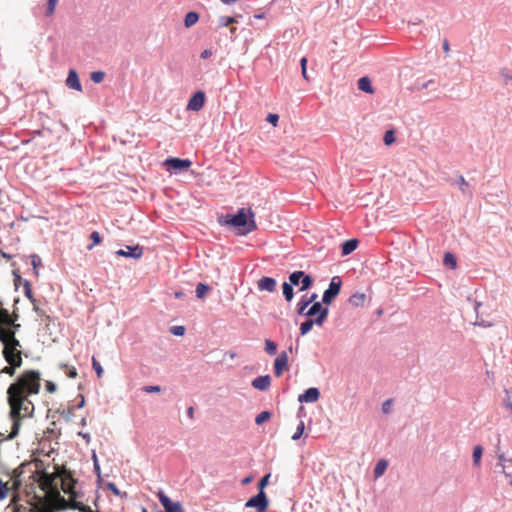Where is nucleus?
<instances>
[{
  "label": "nucleus",
  "mask_w": 512,
  "mask_h": 512,
  "mask_svg": "<svg viewBox=\"0 0 512 512\" xmlns=\"http://www.w3.org/2000/svg\"><path fill=\"white\" fill-rule=\"evenodd\" d=\"M384 142L386 145H391L392 143L395 142V137L392 130L386 131L384 135Z\"/></svg>",
  "instance_id": "48"
},
{
  "label": "nucleus",
  "mask_w": 512,
  "mask_h": 512,
  "mask_svg": "<svg viewBox=\"0 0 512 512\" xmlns=\"http://www.w3.org/2000/svg\"><path fill=\"white\" fill-rule=\"evenodd\" d=\"M366 301V295L364 293H355L349 298V303L354 307L363 306Z\"/></svg>",
  "instance_id": "22"
},
{
  "label": "nucleus",
  "mask_w": 512,
  "mask_h": 512,
  "mask_svg": "<svg viewBox=\"0 0 512 512\" xmlns=\"http://www.w3.org/2000/svg\"><path fill=\"white\" fill-rule=\"evenodd\" d=\"M320 397V392L317 388H309L298 397L299 402L312 403L316 402Z\"/></svg>",
  "instance_id": "15"
},
{
  "label": "nucleus",
  "mask_w": 512,
  "mask_h": 512,
  "mask_svg": "<svg viewBox=\"0 0 512 512\" xmlns=\"http://www.w3.org/2000/svg\"><path fill=\"white\" fill-rule=\"evenodd\" d=\"M358 88L369 94L374 93V89L371 85V81L368 77H362L358 80Z\"/></svg>",
  "instance_id": "21"
},
{
  "label": "nucleus",
  "mask_w": 512,
  "mask_h": 512,
  "mask_svg": "<svg viewBox=\"0 0 512 512\" xmlns=\"http://www.w3.org/2000/svg\"><path fill=\"white\" fill-rule=\"evenodd\" d=\"M392 404V400L391 399H388L387 401H385L382 405V411L383 413L385 414H388L390 412V406Z\"/></svg>",
  "instance_id": "53"
},
{
  "label": "nucleus",
  "mask_w": 512,
  "mask_h": 512,
  "mask_svg": "<svg viewBox=\"0 0 512 512\" xmlns=\"http://www.w3.org/2000/svg\"><path fill=\"white\" fill-rule=\"evenodd\" d=\"M15 276H16L15 277V285L16 286L18 285V283H23L24 280L21 278V276H19V275H15Z\"/></svg>",
  "instance_id": "63"
},
{
  "label": "nucleus",
  "mask_w": 512,
  "mask_h": 512,
  "mask_svg": "<svg viewBox=\"0 0 512 512\" xmlns=\"http://www.w3.org/2000/svg\"><path fill=\"white\" fill-rule=\"evenodd\" d=\"M482 453H483V449L480 445H477L474 447L473 455H472L474 465H476V466L479 465Z\"/></svg>",
  "instance_id": "32"
},
{
  "label": "nucleus",
  "mask_w": 512,
  "mask_h": 512,
  "mask_svg": "<svg viewBox=\"0 0 512 512\" xmlns=\"http://www.w3.org/2000/svg\"><path fill=\"white\" fill-rule=\"evenodd\" d=\"M31 264L33 266V272L35 274V276H38L39 275V272H38V266L41 265V259L38 255H32L31 256Z\"/></svg>",
  "instance_id": "39"
},
{
  "label": "nucleus",
  "mask_w": 512,
  "mask_h": 512,
  "mask_svg": "<svg viewBox=\"0 0 512 512\" xmlns=\"http://www.w3.org/2000/svg\"><path fill=\"white\" fill-rule=\"evenodd\" d=\"M62 368L64 369V372L65 374L69 377V378H76L77 377V370L75 367L73 366H69V365H63Z\"/></svg>",
  "instance_id": "41"
},
{
  "label": "nucleus",
  "mask_w": 512,
  "mask_h": 512,
  "mask_svg": "<svg viewBox=\"0 0 512 512\" xmlns=\"http://www.w3.org/2000/svg\"><path fill=\"white\" fill-rule=\"evenodd\" d=\"M209 291L210 287L204 283H198L196 286V296L200 299H203Z\"/></svg>",
  "instance_id": "28"
},
{
  "label": "nucleus",
  "mask_w": 512,
  "mask_h": 512,
  "mask_svg": "<svg viewBox=\"0 0 512 512\" xmlns=\"http://www.w3.org/2000/svg\"><path fill=\"white\" fill-rule=\"evenodd\" d=\"M308 306V301H306L305 298L303 297L297 304V312L301 315H305Z\"/></svg>",
  "instance_id": "40"
},
{
  "label": "nucleus",
  "mask_w": 512,
  "mask_h": 512,
  "mask_svg": "<svg viewBox=\"0 0 512 512\" xmlns=\"http://www.w3.org/2000/svg\"><path fill=\"white\" fill-rule=\"evenodd\" d=\"M443 49H444V52H445L446 54H448V53H449V51H450V47H449V43H448V41H447V40H445V41H444V43H443Z\"/></svg>",
  "instance_id": "59"
},
{
  "label": "nucleus",
  "mask_w": 512,
  "mask_h": 512,
  "mask_svg": "<svg viewBox=\"0 0 512 512\" xmlns=\"http://www.w3.org/2000/svg\"><path fill=\"white\" fill-rule=\"evenodd\" d=\"M288 368V355L286 352H281L274 361V373L280 377L283 372Z\"/></svg>",
  "instance_id": "13"
},
{
  "label": "nucleus",
  "mask_w": 512,
  "mask_h": 512,
  "mask_svg": "<svg viewBox=\"0 0 512 512\" xmlns=\"http://www.w3.org/2000/svg\"><path fill=\"white\" fill-rule=\"evenodd\" d=\"M165 165H167L170 169H173L175 171H182L190 168L192 162L188 159L168 158L165 161Z\"/></svg>",
  "instance_id": "12"
},
{
  "label": "nucleus",
  "mask_w": 512,
  "mask_h": 512,
  "mask_svg": "<svg viewBox=\"0 0 512 512\" xmlns=\"http://www.w3.org/2000/svg\"><path fill=\"white\" fill-rule=\"evenodd\" d=\"M213 55V51L211 49H205L201 52V59H208Z\"/></svg>",
  "instance_id": "56"
},
{
  "label": "nucleus",
  "mask_w": 512,
  "mask_h": 512,
  "mask_svg": "<svg viewBox=\"0 0 512 512\" xmlns=\"http://www.w3.org/2000/svg\"><path fill=\"white\" fill-rule=\"evenodd\" d=\"M357 246H358L357 239H350V240L345 241L341 245L342 255L347 256V255L351 254L353 251L356 250Z\"/></svg>",
  "instance_id": "20"
},
{
  "label": "nucleus",
  "mask_w": 512,
  "mask_h": 512,
  "mask_svg": "<svg viewBox=\"0 0 512 512\" xmlns=\"http://www.w3.org/2000/svg\"><path fill=\"white\" fill-rule=\"evenodd\" d=\"M6 362L8 363V365L5 366L1 370V373L8 374L10 376H13L15 374L16 369L21 367V365L23 363V362H20V361H16L15 363H13V361H6Z\"/></svg>",
  "instance_id": "23"
},
{
  "label": "nucleus",
  "mask_w": 512,
  "mask_h": 512,
  "mask_svg": "<svg viewBox=\"0 0 512 512\" xmlns=\"http://www.w3.org/2000/svg\"><path fill=\"white\" fill-rule=\"evenodd\" d=\"M271 416L272 414L269 411H262L256 416L255 422L257 425H261L264 422L268 421L271 418Z\"/></svg>",
  "instance_id": "31"
},
{
  "label": "nucleus",
  "mask_w": 512,
  "mask_h": 512,
  "mask_svg": "<svg viewBox=\"0 0 512 512\" xmlns=\"http://www.w3.org/2000/svg\"><path fill=\"white\" fill-rule=\"evenodd\" d=\"M156 494L165 512H185L180 502H172L162 490Z\"/></svg>",
  "instance_id": "8"
},
{
  "label": "nucleus",
  "mask_w": 512,
  "mask_h": 512,
  "mask_svg": "<svg viewBox=\"0 0 512 512\" xmlns=\"http://www.w3.org/2000/svg\"><path fill=\"white\" fill-rule=\"evenodd\" d=\"M187 415L189 418L193 419V417H194V408L193 407H189L187 409Z\"/></svg>",
  "instance_id": "60"
},
{
  "label": "nucleus",
  "mask_w": 512,
  "mask_h": 512,
  "mask_svg": "<svg viewBox=\"0 0 512 512\" xmlns=\"http://www.w3.org/2000/svg\"><path fill=\"white\" fill-rule=\"evenodd\" d=\"M104 77H105V74L102 71H95V72H92L90 75V78L94 83H101L103 81Z\"/></svg>",
  "instance_id": "42"
},
{
  "label": "nucleus",
  "mask_w": 512,
  "mask_h": 512,
  "mask_svg": "<svg viewBox=\"0 0 512 512\" xmlns=\"http://www.w3.org/2000/svg\"><path fill=\"white\" fill-rule=\"evenodd\" d=\"M199 20V14L196 12H188L184 19V25L187 28L192 27Z\"/></svg>",
  "instance_id": "24"
},
{
  "label": "nucleus",
  "mask_w": 512,
  "mask_h": 512,
  "mask_svg": "<svg viewBox=\"0 0 512 512\" xmlns=\"http://www.w3.org/2000/svg\"><path fill=\"white\" fill-rule=\"evenodd\" d=\"M57 3H58V0H48L47 9H46L47 16H52L54 14Z\"/></svg>",
  "instance_id": "44"
},
{
  "label": "nucleus",
  "mask_w": 512,
  "mask_h": 512,
  "mask_svg": "<svg viewBox=\"0 0 512 512\" xmlns=\"http://www.w3.org/2000/svg\"><path fill=\"white\" fill-rule=\"evenodd\" d=\"M303 276H304L303 271H295V272L291 273L289 276V281H290L289 284H291L292 286L298 285Z\"/></svg>",
  "instance_id": "30"
},
{
  "label": "nucleus",
  "mask_w": 512,
  "mask_h": 512,
  "mask_svg": "<svg viewBox=\"0 0 512 512\" xmlns=\"http://www.w3.org/2000/svg\"><path fill=\"white\" fill-rule=\"evenodd\" d=\"M116 255L121 257L140 259L143 255V248L139 245L126 246V249L117 250Z\"/></svg>",
  "instance_id": "11"
},
{
  "label": "nucleus",
  "mask_w": 512,
  "mask_h": 512,
  "mask_svg": "<svg viewBox=\"0 0 512 512\" xmlns=\"http://www.w3.org/2000/svg\"><path fill=\"white\" fill-rule=\"evenodd\" d=\"M66 85L76 91H82V86L75 70H70L66 79Z\"/></svg>",
  "instance_id": "17"
},
{
  "label": "nucleus",
  "mask_w": 512,
  "mask_h": 512,
  "mask_svg": "<svg viewBox=\"0 0 512 512\" xmlns=\"http://www.w3.org/2000/svg\"><path fill=\"white\" fill-rule=\"evenodd\" d=\"M41 374L36 370H25L7 389V400L10 406L12 431L10 437H15L20 429L21 421L31 417L34 404L29 396L38 394L41 384Z\"/></svg>",
  "instance_id": "1"
},
{
  "label": "nucleus",
  "mask_w": 512,
  "mask_h": 512,
  "mask_svg": "<svg viewBox=\"0 0 512 512\" xmlns=\"http://www.w3.org/2000/svg\"><path fill=\"white\" fill-rule=\"evenodd\" d=\"M500 465L502 467V472L506 477H512V457L508 458L505 455L499 456Z\"/></svg>",
  "instance_id": "19"
},
{
  "label": "nucleus",
  "mask_w": 512,
  "mask_h": 512,
  "mask_svg": "<svg viewBox=\"0 0 512 512\" xmlns=\"http://www.w3.org/2000/svg\"><path fill=\"white\" fill-rule=\"evenodd\" d=\"M267 121L276 127L278 125L279 116L277 114L270 113L267 116Z\"/></svg>",
  "instance_id": "50"
},
{
  "label": "nucleus",
  "mask_w": 512,
  "mask_h": 512,
  "mask_svg": "<svg viewBox=\"0 0 512 512\" xmlns=\"http://www.w3.org/2000/svg\"><path fill=\"white\" fill-rule=\"evenodd\" d=\"M31 477L45 492V501L39 499L35 503H30L29 512H55V510L68 508L67 500L61 496L57 488L58 474L49 475L35 470Z\"/></svg>",
  "instance_id": "3"
},
{
  "label": "nucleus",
  "mask_w": 512,
  "mask_h": 512,
  "mask_svg": "<svg viewBox=\"0 0 512 512\" xmlns=\"http://www.w3.org/2000/svg\"><path fill=\"white\" fill-rule=\"evenodd\" d=\"M142 390L146 393H159L161 391V387L158 385H149L144 386Z\"/></svg>",
  "instance_id": "49"
},
{
  "label": "nucleus",
  "mask_w": 512,
  "mask_h": 512,
  "mask_svg": "<svg viewBox=\"0 0 512 512\" xmlns=\"http://www.w3.org/2000/svg\"><path fill=\"white\" fill-rule=\"evenodd\" d=\"M23 286H24V293H25V296L31 300L32 302H34V298H33V292H32V288H31V284L28 280H24L23 281Z\"/></svg>",
  "instance_id": "36"
},
{
  "label": "nucleus",
  "mask_w": 512,
  "mask_h": 512,
  "mask_svg": "<svg viewBox=\"0 0 512 512\" xmlns=\"http://www.w3.org/2000/svg\"><path fill=\"white\" fill-rule=\"evenodd\" d=\"M458 185H459V188L462 192H465L466 189L468 188L469 184L468 182L465 180V178L463 176H460L459 179H458Z\"/></svg>",
  "instance_id": "52"
},
{
  "label": "nucleus",
  "mask_w": 512,
  "mask_h": 512,
  "mask_svg": "<svg viewBox=\"0 0 512 512\" xmlns=\"http://www.w3.org/2000/svg\"><path fill=\"white\" fill-rule=\"evenodd\" d=\"M90 238L92 240V244L88 246V249L91 250L95 245H98L101 243L102 238L99 234V232L94 231L91 233Z\"/></svg>",
  "instance_id": "37"
},
{
  "label": "nucleus",
  "mask_w": 512,
  "mask_h": 512,
  "mask_svg": "<svg viewBox=\"0 0 512 512\" xmlns=\"http://www.w3.org/2000/svg\"><path fill=\"white\" fill-rule=\"evenodd\" d=\"M226 223L233 227L243 228V234L253 232L257 229V225L254 220V212L250 208L239 209L237 214L231 216Z\"/></svg>",
  "instance_id": "5"
},
{
  "label": "nucleus",
  "mask_w": 512,
  "mask_h": 512,
  "mask_svg": "<svg viewBox=\"0 0 512 512\" xmlns=\"http://www.w3.org/2000/svg\"><path fill=\"white\" fill-rule=\"evenodd\" d=\"M206 101V96L203 91L196 92L187 103V110L199 111L203 108Z\"/></svg>",
  "instance_id": "10"
},
{
  "label": "nucleus",
  "mask_w": 512,
  "mask_h": 512,
  "mask_svg": "<svg viewBox=\"0 0 512 512\" xmlns=\"http://www.w3.org/2000/svg\"><path fill=\"white\" fill-rule=\"evenodd\" d=\"M17 498H18V495H16V494L12 498V503L14 504V512H21L22 509H24V508H23V506L16 504Z\"/></svg>",
  "instance_id": "55"
},
{
  "label": "nucleus",
  "mask_w": 512,
  "mask_h": 512,
  "mask_svg": "<svg viewBox=\"0 0 512 512\" xmlns=\"http://www.w3.org/2000/svg\"><path fill=\"white\" fill-rule=\"evenodd\" d=\"M336 277H334L332 279V281L330 282V285H329V288L327 290H325L324 294H323V302L325 304H330L332 302V300L339 294L340 292V289H341V281L338 280L336 282Z\"/></svg>",
  "instance_id": "9"
},
{
  "label": "nucleus",
  "mask_w": 512,
  "mask_h": 512,
  "mask_svg": "<svg viewBox=\"0 0 512 512\" xmlns=\"http://www.w3.org/2000/svg\"><path fill=\"white\" fill-rule=\"evenodd\" d=\"M300 65H301V70L307 67V58L306 57H303L300 60Z\"/></svg>",
  "instance_id": "61"
},
{
  "label": "nucleus",
  "mask_w": 512,
  "mask_h": 512,
  "mask_svg": "<svg viewBox=\"0 0 512 512\" xmlns=\"http://www.w3.org/2000/svg\"><path fill=\"white\" fill-rule=\"evenodd\" d=\"M92 366H93V369L95 370L98 378H101L104 371H103L101 364L97 361V359L95 357H92Z\"/></svg>",
  "instance_id": "43"
},
{
  "label": "nucleus",
  "mask_w": 512,
  "mask_h": 512,
  "mask_svg": "<svg viewBox=\"0 0 512 512\" xmlns=\"http://www.w3.org/2000/svg\"><path fill=\"white\" fill-rule=\"evenodd\" d=\"M301 72H302V76H303V78H304L306 81H309V77H308V75H307V68L302 69V70H301Z\"/></svg>",
  "instance_id": "62"
},
{
  "label": "nucleus",
  "mask_w": 512,
  "mask_h": 512,
  "mask_svg": "<svg viewBox=\"0 0 512 512\" xmlns=\"http://www.w3.org/2000/svg\"><path fill=\"white\" fill-rule=\"evenodd\" d=\"M276 280L271 277H262L258 281V289L261 291L273 292L276 288Z\"/></svg>",
  "instance_id": "18"
},
{
  "label": "nucleus",
  "mask_w": 512,
  "mask_h": 512,
  "mask_svg": "<svg viewBox=\"0 0 512 512\" xmlns=\"http://www.w3.org/2000/svg\"><path fill=\"white\" fill-rule=\"evenodd\" d=\"M246 507L255 508L258 512H264L268 507V499L264 491H259V493L252 498H250L246 504Z\"/></svg>",
  "instance_id": "7"
},
{
  "label": "nucleus",
  "mask_w": 512,
  "mask_h": 512,
  "mask_svg": "<svg viewBox=\"0 0 512 512\" xmlns=\"http://www.w3.org/2000/svg\"><path fill=\"white\" fill-rule=\"evenodd\" d=\"M314 324H315V319H308V320L304 321L300 325V333H301V335L307 334L312 329Z\"/></svg>",
  "instance_id": "29"
},
{
  "label": "nucleus",
  "mask_w": 512,
  "mask_h": 512,
  "mask_svg": "<svg viewBox=\"0 0 512 512\" xmlns=\"http://www.w3.org/2000/svg\"><path fill=\"white\" fill-rule=\"evenodd\" d=\"M304 428H305L304 422L300 421V423H299V425H298V427L296 429V432L292 436V439L293 440H298L302 436V434L304 432Z\"/></svg>",
  "instance_id": "46"
},
{
  "label": "nucleus",
  "mask_w": 512,
  "mask_h": 512,
  "mask_svg": "<svg viewBox=\"0 0 512 512\" xmlns=\"http://www.w3.org/2000/svg\"><path fill=\"white\" fill-rule=\"evenodd\" d=\"M265 351L269 355H274L277 351V345L270 339L265 340Z\"/></svg>",
  "instance_id": "33"
},
{
  "label": "nucleus",
  "mask_w": 512,
  "mask_h": 512,
  "mask_svg": "<svg viewBox=\"0 0 512 512\" xmlns=\"http://www.w3.org/2000/svg\"><path fill=\"white\" fill-rule=\"evenodd\" d=\"M305 300L308 301V304H312L314 302H316V298H317V294H312L310 297H307V296H304Z\"/></svg>",
  "instance_id": "58"
},
{
  "label": "nucleus",
  "mask_w": 512,
  "mask_h": 512,
  "mask_svg": "<svg viewBox=\"0 0 512 512\" xmlns=\"http://www.w3.org/2000/svg\"><path fill=\"white\" fill-rule=\"evenodd\" d=\"M505 400H504V406L509 411L510 415L512 416V399L510 396V392L506 389L505 390Z\"/></svg>",
  "instance_id": "45"
},
{
  "label": "nucleus",
  "mask_w": 512,
  "mask_h": 512,
  "mask_svg": "<svg viewBox=\"0 0 512 512\" xmlns=\"http://www.w3.org/2000/svg\"><path fill=\"white\" fill-rule=\"evenodd\" d=\"M9 490L8 482L0 480V501L7 497Z\"/></svg>",
  "instance_id": "38"
},
{
  "label": "nucleus",
  "mask_w": 512,
  "mask_h": 512,
  "mask_svg": "<svg viewBox=\"0 0 512 512\" xmlns=\"http://www.w3.org/2000/svg\"><path fill=\"white\" fill-rule=\"evenodd\" d=\"M388 467V462L386 460H379L374 468V476L378 478L382 476Z\"/></svg>",
  "instance_id": "25"
},
{
  "label": "nucleus",
  "mask_w": 512,
  "mask_h": 512,
  "mask_svg": "<svg viewBox=\"0 0 512 512\" xmlns=\"http://www.w3.org/2000/svg\"><path fill=\"white\" fill-rule=\"evenodd\" d=\"M444 264L454 269L457 264L455 256L449 252L446 253L444 256Z\"/></svg>",
  "instance_id": "34"
},
{
  "label": "nucleus",
  "mask_w": 512,
  "mask_h": 512,
  "mask_svg": "<svg viewBox=\"0 0 512 512\" xmlns=\"http://www.w3.org/2000/svg\"><path fill=\"white\" fill-rule=\"evenodd\" d=\"M269 477H270V475H266V476H264V477L260 480V482H259V484H258V486H259V491H263L264 487H265V486L267 485V483H268V479H269Z\"/></svg>",
  "instance_id": "54"
},
{
  "label": "nucleus",
  "mask_w": 512,
  "mask_h": 512,
  "mask_svg": "<svg viewBox=\"0 0 512 512\" xmlns=\"http://www.w3.org/2000/svg\"><path fill=\"white\" fill-rule=\"evenodd\" d=\"M184 326H172L170 332L175 336H183L185 334Z\"/></svg>",
  "instance_id": "47"
},
{
  "label": "nucleus",
  "mask_w": 512,
  "mask_h": 512,
  "mask_svg": "<svg viewBox=\"0 0 512 512\" xmlns=\"http://www.w3.org/2000/svg\"><path fill=\"white\" fill-rule=\"evenodd\" d=\"M282 289H283V295H284L286 301L290 302L294 296L292 285L287 282H284L282 285Z\"/></svg>",
  "instance_id": "26"
},
{
  "label": "nucleus",
  "mask_w": 512,
  "mask_h": 512,
  "mask_svg": "<svg viewBox=\"0 0 512 512\" xmlns=\"http://www.w3.org/2000/svg\"><path fill=\"white\" fill-rule=\"evenodd\" d=\"M109 488H110L114 493L118 494V490H117V488H116V485H115V484L110 483V484H109Z\"/></svg>",
  "instance_id": "64"
},
{
  "label": "nucleus",
  "mask_w": 512,
  "mask_h": 512,
  "mask_svg": "<svg viewBox=\"0 0 512 512\" xmlns=\"http://www.w3.org/2000/svg\"><path fill=\"white\" fill-rule=\"evenodd\" d=\"M45 386L49 393H54L56 391V385L51 381H47Z\"/></svg>",
  "instance_id": "57"
},
{
  "label": "nucleus",
  "mask_w": 512,
  "mask_h": 512,
  "mask_svg": "<svg viewBox=\"0 0 512 512\" xmlns=\"http://www.w3.org/2000/svg\"><path fill=\"white\" fill-rule=\"evenodd\" d=\"M220 22L223 26H229V25L235 23L236 20L234 17L225 16V17H221Z\"/></svg>",
  "instance_id": "51"
},
{
  "label": "nucleus",
  "mask_w": 512,
  "mask_h": 512,
  "mask_svg": "<svg viewBox=\"0 0 512 512\" xmlns=\"http://www.w3.org/2000/svg\"><path fill=\"white\" fill-rule=\"evenodd\" d=\"M31 466L30 463H23L18 468L14 469L12 472V486L9 487L14 491H18L21 486V476L25 472L27 467Z\"/></svg>",
  "instance_id": "14"
},
{
  "label": "nucleus",
  "mask_w": 512,
  "mask_h": 512,
  "mask_svg": "<svg viewBox=\"0 0 512 512\" xmlns=\"http://www.w3.org/2000/svg\"><path fill=\"white\" fill-rule=\"evenodd\" d=\"M271 385V378L269 375L259 376L252 381V386L260 391L267 390Z\"/></svg>",
  "instance_id": "16"
},
{
  "label": "nucleus",
  "mask_w": 512,
  "mask_h": 512,
  "mask_svg": "<svg viewBox=\"0 0 512 512\" xmlns=\"http://www.w3.org/2000/svg\"><path fill=\"white\" fill-rule=\"evenodd\" d=\"M312 283H313L312 278L309 275H305L304 274V276L301 279V288H300V290L301 291H305V290L309 289L310 286L312 285Z\"/></svg>",
  "instance_id": "35"
},
{
  "label": "nucleus",
  "mask_w": 512,
  "mask_h": 512,
  "mask_svg": "<svg viewBox=\"0 0 512 512\" xmlns=\"http://www.w3.org/2000/svg\"><path fill=\"white\" fill-rule=\"evenodd\" d=\"M58 483H60L63 492L70 495V500H67L68 507L79 509L80 512H93L90 507L84 506L82 503L75 501L76 480L72 477L71 472L63 470L58 473Z\"/></svg>",
  "instance_id": "4"
},
{
  "label": "nucleus",
  "mask_w": 512,
  "mask_h": 512,
  "mask_svg": "<svg viewBox=\"0 0 512 512\" xmlns=\"http://www.w3.org/2000/svg\"><path fill=\"white\" fill-rule=\"evenodd\" d=\"M499 75L502 78L504 85H512V73L509 69L502 68Z\"/></svg>",
  "instance_id": "27"
},
{
  "label": "nucleus",
  "mask_w": 512,
  "mask_h": 512,
  "mask_svg": "<svg viewBox=\"0 0 512 512\" xmlns=\"http://www.w3.org/2000/svg\"><path fill=\"white\" fill-rule=\"evenodd\" d=\"M19 314L16 311L9 312L4 308L0 310V343L3 345L2 355L5 361L23 362L22 345L16 338V333L21 328L18 322Z\"/></svg>",
  "instance_id": "2"
},
{
  "label": "nucleus",
  "mask_w": 512,
  "mask_h": 512,
  "mask_svg": "<svg viewBox=\"0 0 512 512\" xmlns=\"http://www.w3.org/2000/svg\"><path fill=\"white\" fill-rule=\"evenodd\" d=\"M305 316L315 318V325L321 326L328 316V309L323 308L320 302H314L311 307L306 311Z\"/></svg>",
  "instance_id": "6"
}]
</instances>
